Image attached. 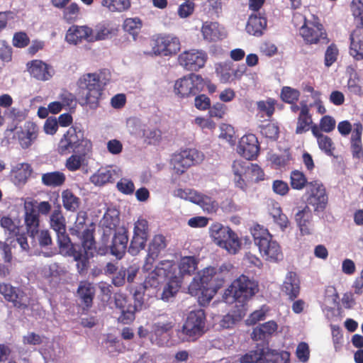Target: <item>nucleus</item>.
<instances>
[{
	"mask_svg": "<svg viewBox=\"0 0 363 363\" xmlns=\"http://www.w3.org/2000/svg\"><path fill=\"white\" fill-rule=\"evenodd\" d=\"M269 308L266 306H263L260 309L256 310L252 312L247 320V324L255 325L257 322L263 320Z\"/></svg>",
	"mask_w": 363,
	"mask_h": 363,
	"instance_id": "60",
	"label": "nucleus"
},
{
	"mask_svg": "<svg viewBox=\"0 0 363 363\" xmlns=\"http://www.w3.org/2000/svg\"><path fill=\"white\" fill-rule=\"evenodd\" d=\"M216 271L213 267H206L194 277L189 286V293L191 295H208L216 294L222 286V279L219 284H214L213 278L216 275Z\"/></svg>",
	"mask_w": 363,
	"mask_h": 363,
	"instance_id": "5",
	"label": "nucleus"
},
{
	"mask_svg": "<svg viewBox=\"0 0 363 363\" xmlns=\"http://www.w3.org/2000/svg\"><path fill=\"white\" fill-rule=\"evenodd\" d=\"M24 220L28 232L30 236L34 237L38 233L39 215L34 207L33 201H25L24 203Z\"/></svg>",
	"mask_w": 363,
	"mask_h": 363,
	"instance_id": "24",
	"label": "nucleus"
},
{
	"mask_svg": "<svg viewBox=\"0 0 363 363\" xmlns=\"http://www.w3.org/2000/svg\"><path fill=\"white\" fill-rule=\"evenodd\" d=\"M257 109L260 113H265L267 117H271L274 112L275 101L268 99L266 101H259L257 103Z\"/></svg>",
	"mask_w": 363,
	"mask_h": 363,
	"instance_id": "55",
	"label": "nucleus"
},
{
	"mask_svg": "<svg viewBox=\"0 0 363 363\" xmlns=\"http://www.w3.org/2000/svg\"><path fill=\"white\" fill-rule=\"evenodd\" d=\"M197 267V261L194 257H184L180 259L178 268L179 274L184 276L194 273Z\"/></svg>",
	"mask_w": 363,
	"mask_h": 363,
	"instance_id": "47",
	"label": "nucleus"
},
{
	"mask_svg": "<svg viewBox=\"0 0 363 363\" xmlns=\"http://www.w3.org/2000/svg\"><path fill=\"white\" fill-rule=\"evenodd\" d=\"M143 303V296H115L116 306L121 311L118 322L124 325L133 323L135 313L142 309Z\"/></svg>",
	"mask_w": 363,
	"mask_h": 363,
	"instance_id": "7",
	"label": "nucleus"
},
{
	"mask_svg": "<svg viewBox=\"0 0 363 363\" xmlns=\"http://www.w3.org/2000/svg\"><path fill=\"white\" fill-rule=\"evenodd\" d=\"M117 189L122 194L130 195L135 191L133 182L128 178H121L116 184Z\"/></svg>",
	"mask_w": 363,
	"mask_h": 363,
	"instance_id": "57",
	"label": "nucleus"
},
{
	"mask_svg": "<svg viewBox=\"0 0 363 363\" xmlns=\"http://www.w3.org/2000/svg\"><path fill=\"white\" fill-rule=\"evenodd\" d=\"M350 55L356 60H363V41L356 32L350 35Z\"/></svg>",
	"mask_w": 363,
	"mask_h": 363,
	"instance_id": "40",
	"label": "nucleus"
},
{
	"mask_svg": "<svg viewBox=\"0 0 363 363\" xmlns=\"http://www.w3.org/2000/svg\"><path fill=\"white\" fill-rule=\"evenodd\" d=\"M299 34L309 44H315L320 38H325L322 25L311 21L305 22V24L300 26Z\"/></svg>",
	"mask_w": 363,
	"mask_h": 363,
	"instance_id": "18",
	"label": "nucleus"
},
{
	"mask_svg": "<svg viewBox=\"0 0 363 363\" xmlns=\"http://www.w3.org/2000/svg\"><path fill=\"white\" fill-rule=\"evenodd\" d=\"M300 96L301 92L298 89L287 86H283L280 93L281 100L287 104L296 103L298 101Z\"/></svg>",
	"mask_w": 363,
	"mask_h": 363,
	"instance_id": "49",
	"label": "nucleus"
},
{
	"mask_svg": "<svg viewBox=\"0 0 363 363\" xmlns=\"http://www.w3.org/2000/svg\"><path fill=\"white\" fill-rule=\"evenodd\" d=\"M203 154L196 149H186L174 153L170 164L176 174H182L191 166L203 161Z\"/></svg>",
	"mask_w": 363,
	"mask_h": 363,
	"instance_id": "8",
	"label": "nucleus"
},
{
	"mask_svg": "<svg viewBox=\"0 0 363 363\" xmlns=\"http://www.w3.org/2000/svg\"><path fill=\"white\" fill-rule=\"evenodd\" d=\"M62 201L64 208L71 212L77 211L80 206V199L69 189L62 192Z\"/></svg>",
	"mask_w": 363,
	"mask_h": 363,
	"instance_id": "41",
	"label": "nucleus"
},
{
	"mask_svg": "<svg viewBox=\"0 0 363 363\" xmlns=\"http://www.w3.org/2000/svg\"><path fill=\"white\" fill-rule=\"evenodd\" d=\"M247 182H246V190L253 182H258L264 179V174L262 169L256 164H250Z\"/></svg>",
	"mask_w": 363,
	"mask_h": 363,
	"instance_id": "50",
	"label": "nucleus"
},
{
	"mask_svg": "<svg viewBox=\"0 0 363 363\" xmlns=\"http://www.w3.org/2000/svg\"><path fill=\"white\" fill-rule=\"evenodd\" d=\"M237 152L239 155L248 160L254 159L259 152L257 137L253 134L242 136L237 147Z\"/></svg>",
	"mask_w": 363,
	"mask_h": 363,
	"instance_id": "17",
	"label": "nucleus"
},
{
	"mask_svg": "<svg viewBox=\"0 0 363 363\" xmlns=\"http://www.w3.org/2000/svg\"><path fill=\"white\" fill-rule=\"evenodd\" d=\"M204 85L205 82L201 76L191 74L175 82L174 92L181 97L195 96L203 90Z\"/></svg>",
	"mask_w": 363,
	"mask_h": 363,
	"instance_id": "11",
	"label": "nucleus"
},
{
	"mask_svg": "<svg viewBox=\"0 0 363 363\" xmlns=\"http://www.w3.org/2000/svg\"><path fill=\"white\" fill-rule=\"evenodd\" d=\"M101 5L111 12H123L130 6V0H101Z\"/></svg>",
	"mask_w": 363,
	"mask_h": 363,
	"instance_id": "44",
	"label": "nucleus"
},
{
	"mask_svg": "<svg viewBox=\"0 0 363 363\" xmlns=\"http://www.w3.org/2000/svg\"><path fill=\"white\" fill-rule=\"evenodd\" d=\"M255 245L259 248L262 257L266 260L275 262L283 258V254L279 243L274 240L268 230L257 225L251 230Z\"/></svg>",
	"mask_w": 363,
	"mask_h": 363,
	"instance_id": "3",
	"label": "nucleus"
},
{
	"mask_svg": "<svg viewBox=\"0 0 363 363\" xmlns=\"http://www.w3.org/2000/svg\"><path fill=\"white\" fill-rule=\"evenodd\" d=\"M32 169L28 163H18L12 167L11 179L16 186L24 184L30 176Z\"/></svg>",
	"mask_w": 363,
	"mask_h": 363,
	"instance_id": "29",
	"label": "nucleus"
},
{
	"mask_svg": "<svg viewBox=\"0 0 363 363\" xmlns=\"http://www.w3.org/2000/svg\"><path fill=\"white\" fill-rule=\"evenodd\" d=\"M150 46L151 50L147 52L150 56H172L181 50L179 38L172 34L153 36L150 40Z\"/></svg>",
	"mask_w": 363,
	"mask_h": 363,
	"instance_id": "6",
	"label": "nucleus"
},
{
	"mask_svg": "<svg viewBox=\"0 0 363 363\" xmlns=\"http://www.w3.org/2000/svg\"><path fill=\"white\" fill-rule=\"evenodd\" d=\"M1 226L7 230L9 234L16 235L18 232V226L14 223L11 218L4 216L0 220Z\"/></svg>",
	"mask_w": 363,
	"mask_h": 363,
	"instance_id": "63",
	"label": "nucleus"
},
{
	"mask_svg": "<svg viewBox=\"0 0 363 363\" xmlns=\"http://www.w3.org/2000/svg\"><path fill=\"white\" fill-rule=\"evenodd\" d=\"M121 175L122 171L120 167L116 165H107L99 168L90 177L89 180L95 186H102L113 182Z\"/></svg>",
	"mask_w": 363,
	"mask_h": 363,
	"instance_id": "16",
	"label": "nucleus"
},
{
	"mask_svg": "<svg viewBox=\"0 0 363 363\" xmlns=\"http://www.w3.org/2000/svg\"><path fill=\"white\" fill-rule=\"evenodd\" d=\"M250 296H222V301L230 303L233 306L232 313H235L238 319H242L246 314L247 303Z\"/></svg>",
	"mask_w": 363,
	"mask_h": 363,
	"instance_id": "30",
	"label": "nucleus"
},
{
	"mask_svg": "<svg viewBox=\"0 0 363 363\" xmlns=\"http://www.w3.org/2000/svg\"><path fill=\"white\" fill-rule=\"evenodd\" d=\"M351 11L355 18H359L363 23V1L362 0H352L351 3Z\"/></svg>",
	"mask_w": 363,
	"mask_h": 363,
	"instance_id": "64",
	"label": "nucleus"
},
{
	"mask_svg": "<svg viewBox=\"0 0 363 363\" xmlns=\"http://www.w3.org/2000/svg\"><path fill=\"white\" fill-rule=\"evenodd\" d=\"M201 33L205 40L208 41H216L225 37V31L216 22L206 21L203 23L201 28Z\"/></svg>",
	"mask_w": 363,
	"mask_h": 363,
	"instance_id": "31",
	"label": "nucleus"
},
{
	"mask_svg": "<svg viewBox=\"0 0 363 363\" xmlns=\"http://www.w3.org/2000/svg\"><path fill=\"white\" fill-rule=\"evenodd\" d=\"M250 164V162L248 161L237 160L233 161L231 167L235 186L244 191H246Z\"/></svg>",
	"mask_w": 363,
	"mask_h": 363,
	"instance_id": "19",
	"label": "nucleus"
},
{
	"mask_svg": "<svg viewBox=\"0 0 363 363\" xmlns=\"http://www.w3.org/2000/svg\"><path fill=\"white\" fill-rule=\"evenodd\" d=\"M27 69L30 74L40 81H48L55 74L52 66L40 60H33L27 63Z\"/></svg>",
	"mask_w": 363,
	"mask_h": 363,
	"instance_id": "20",
	"label": "nucleus"
},
{
	"mask_svg": "<svg viewBox=\"0 0 363 363\" xmlns=\"http://www.w3.org/2000/svg\"><path fill=\"white\" fill-rule=\"evenodd\" d=\"M336 125L335 118L329 115L324 116L320 120L319 130L325 133H330L333 131Z\"/></svg>",
	"mask_w": 363,
	"mask_h": 363,
	"instance_id": "58",
	"label": "nucleus"
},
{
	"mask_svg": "<svg viewBox=\"0 0 363 363\" xmlns=\"http://www.w3.org/2000/svg\"><path fill=\"white\" fill-rule=\"evenodd\" d=\"M273 220L277 223L281 230H284L289 224V220L287 216L282 213L279 206H274L270 211Z\"/></svg>",
	"mask_w": 363,
	"mask_h": 363,
	"instance_id": "51",
	"label": "nucleus"
},
{
	"mask_svg": "<svg viewBox=\"0 0 363 363\" xmlns=\"http://www.w3.org/2000/svg\"><path fill=\"white\" fill-rule=\"evenodd\" d=\"M118 215L119 213L117 210L114 208H108L101 220V225L110 230L113 229L118 224Z\"/></svg>",
	"mask_w": 363,
	"mask_h": 363,
	"instance_id": "46",
	"label": "nucleus"
},
{
	"mask_svg": "<svg viewBox=\"0 0 363 363\" xmlns=\"http://www.w3.org/2000/svg\"><path fill=\"white\" fill-rule=\"evenodd\" d=\"M113 34H115L114 28L106 23L99 24L96 27L95 30L91 28L89 42L106 40Z\"/></svg>",
	"mask_w": 363,
	"mask_h": 363,
	"instance_id": "39",
	"label": "nucleus"
},
{
	"mask_svg": "<svg viewBox=\"0 0 363 363\" xmlns=\"http://www.w3.org/2000/svg\"><path fill=\"white\" fill-rule=\"evenodd\" d=\"M277 328L278 325L274 320L267 321L253 328L251 337L255 341L265 340L276 332Z\"/></svg>",
	"mask_w": 363,
	"mask_h": 363,
	"instance_id": "35",
	"label": "nucleus"
},
{
	"mask_svg": "<svg viewBox=\"0 0 363 363\" xmlns=\"http://www.w3.org/2000/svg\"><path fill=\"white\" fill-rule=\"evenodd\" d=\"M128 241V238L125 230L124 228L118 230L112 239L111 254L121 258L125 252Z\"/></svg>",
	"mask_w": 363,
	"mask_h": 363,
	"instance_id": "28",
	"label": "nucleus"
},
{
	"mask_svg": "<svg viewBox=\"0 0 363 363\" xmlns=\"http://www.w3.org/2000/svg\"><path fill=\"white\" fill-rule=\"evenodd\" d=\"M267 26V19L264 13H252L246 25V31L250 35L259 37L263 35Z\"/></svg>",
	"mask_w": 363,
	"mask_h": 363,
	"instance_id": "23",
	"label": "nucleus"
},
{
	"mask_svg": "<svg viewBox=\"0 0 363 363\" xmlns=\"http://www.w3.org/2000/svg\"><path fill=\"white\" fill-rule=\"evenodd\" d=\"M148 238V223L144 218H139L134 224L133 236L131 240L128 252L136 255L145 247Z\"/></svg>",
	"mask_w": 363,
	"mask_h": 363,
	"instance_id": "13",
	"label": "nucleus"
},
{
	"mask_svg": "<svg viewBox=\"0 0 363 363\" xmlns=\"http://www.w3.org/2000/svg\"><path fill=\"white\" fill-rule=\"evenodd\" d=\"M327 202L328 196L323 186L318 183L313 184L311 193L307 199L306 206H312L315 213H319L324 211Z\"/></svg>",
	"mask_w": 363,
	"mask_h": 363,
	"instance_id": "22",
	"label": "nucleus"
},
{
	"mask_svg": "<svg viewBox=\"0 0 363 363\" xmlns=\"http://www.w3.org/2000/svg\"><path fill=\"white\" fill-rule=\"evenodd\" d=\"M165 247L166 242L164 236L157 235L152 238L149 245L147 257L143 266L144 270L149 271L151 269V260H154L155 258L158 256L159 253L165 248Z\"/></svg>",
	"mask_w": 363,
	"mask_h": 363,
	"instance_id": "27",
	"label": "nucleus"
},
{
	"mask_svg": "<svg viewBox=\"0 0 363 363\" xmlns=\"http://www.w3.org/2000/svg\"><path fill=\"white\" fill-rule=\"evenodd\" d=\"M218 246L230 254H236L240 249V241L236 233L231 230L229 238L223 239V244Z\"/></svg>",
	"mask_w": 363,
	"mask_h": 363,
	"instance_id": "45",
	"label": "nucleus"
},
{
	"mask_svg": "<svg viewBox=\"0 0 363 363\" xmlns=\"http://www.w3.org/2000/svg\"><path fill=\"white\" fill-rule=\"evenodd\" d=\"M91 28L86 26H72L67 31L65 35L66 41L72 45H77L86 40L89 42Z\"/></svg>",
	"mask_w": 363,
	"mask_h": 363,
	"instance_id": "26",
	"label": "nucleus"
},
{
	"mask_svg": "<svg viewBox=\"0 0 363 363\" xmlns=\"http://www.w3.org/2000/svg\"><path fill=\"white\" fill-rule=\"evenodd\" d=\"M216 271V275L213 278L214 284H219V280L222 279V284L224 281V275L230 272L233 269V265L230 263H224L216 269L213 267Z\"/></svg>",
	"mask_w": 363,
	"mask_h": 363,
	"instance_id": "61",
	"label": "nucleus"
},
{
	"mask_svg": "<svg viewBox=\"0 0 363 363\" xmlns=\"http://www.w3.org/2000/svg\"><path fill=\"white\" fill-rule=\"evenodd\" d=\"M206 321V313L203 309L191 311L187 315L182 331L186 336L196 340L205 333Z\"/></svg>",
	"mask_w": 363,
	"mask_h": 363,
	"instance_id": "10",
	"label": "nucleus"
},
{
	"mask_svg": "<svg viewBox=\"0 0 363 363\" xmlns=\"http://www.w3.org/2000/svg\"><path fill=\"white\" fill-rule=\"evenodd\" d=\"M174 266L170 261H162L150 274L148 279L153 280V285H157L160 279L169 277V281L164 289L162 295H175L179 292L182 287V277L179 275H171V272Z\"/></svg>",
	"mask_w": 363,
	"mask_h": 363,
	"instance_id": "4",
	"label": "nucleus"
},
{
	"mask_svg": "<svg viewBox=\"0 0 363 363\" xmlns=\"http://www.w3.org/2000/svg\"><path fill=\"white\" fill-rule=\"evenodd\" d=\"M174 195L199 205L203 211L208 213H216L218 209V203L215 199L194 189H178L174 191Z\"/></svg>",
	"mask_w": 363,
	"mask_h": 363,
	"instance_id": "9",
	"label": "nucleus"
},
{
	"mask_svg": "<svg viewBox=\"0 0 363 363\" xmlns=\"http://www.w3.org/2000/svg\"><path fill=\"white\" fill-rule=\"evenodd\" d=\"M50 225L56 233L60 254L72 257L77 262L79 272H84L89 266V259L93 255L94 241L92 235L88 230L84 231L82 245H73L66 233V221L60 207L51 213Z\"/></svg>",
	"mask_w": 363,
	"mask_h": 363,
	"instance_id": "1",
	"label": "nucleus"
},
{
	"mask_svg": "<svg viewBox=\"0 0 363 363\" xmlns=\"http://www.w3.org/2000/svg\"><path fill=\"white\" fill-rule=\"evenodd\" d=\"M38 132V127L34 123L26 122L24 128L21 131L17 132L21 147L23 149L28 148L36 140Z\"/></svg>",
	"mask_w": 363,
	"mask_h": 363,
	"instance_id": "25",
	"label": "nucleus"
},
{
	"mask_svg": "<svg viewBox=\"0 0 363 363\" xmlns=\"http://www.w3.org/2000/svg\"><path fill=\"white\" fill-rule=\"evenodd\" d=\"M338 50L334 45H330L326 50L325 54V65L326 67L331 66L337 60Z\"/></svg>",
	"mask_w": 363,
	"mask_h": 363,
	"instance_id": "62",
	"label": "nucleus"
},
{
	"mask_svg": "<svg viewBox=\"0 0 363 363\" xmlns=\"http://www.w3.org/2000/svg\"><path fill=\"white\" fill-rule=\"evenodd\" d=\"M312 219L313 214L308 206H305L302 208L297 209V211L294 214V220L301 235H308L314 232Z\"/></svg>",
	"mask_w": 363,
	"mask_h": 363,
	"instance_id": "21",
	"label": "nucleus"
},
{
	"mask_svg": "<svg viewBox=\"0 0 363 363\" xmlns=\"http://www.w3.org/2000/svg\"><path fill=\"white\" fill-rule=\"evenodd\" d=\"M313 123L310 113L309 106L305 101L301 102V112L297 118L296 133L302 134L309 130V126Z\"/></svg>",
	"mask_w": 363,
	"mask_h": 363,
	"instance_id": "33",
	"label": "nucleus"
},
{
	"mask_svg": "<svg viewBox=\"0 0 363 363\" xmlns=\"http://www.w3.org/2000/svg\"><path fill=\"white\" fill-rule=\"evenodd\" d=\"M110 80L111 73L108 70L83 74L78 81L81 90L79 104L91 110L96 109L102 91Z\"/></svg>",
	"mask_w": 363,
	"mask_h": 363,
	"instance_id": "2",
	"label": "nucleus"
},
{
	"mask_svg": "<svg viewBox=\"0 0 363 363\" xmlns=\"http://www.w3.org/2000/svg\"><path fill=\"white\" fill-rule=\"evenodd\" d=\"M138 267L133 265L129 267L126 270L119 271L118 275L120 277H117L113 279V283L116 285H121L124 281L125 276L127 277L128 281L132 282L138 274Z\"/></svg>",
	"mask_w": 363,
	"mask_h": 363,
	"instance_id": "52",
	"label": "nucleus"
},
{
	"mask_svg": "<svg viewBox=\"0 0 363 363\" xmlns=\"http://www.w3.org/2000/svg\"><path fill=\"white\" fill-rule=\"evenodd\" d=\"M313 135L316 138L319 148L326 155L331 156L333 154L335 147L330 137L323 134L316 124L311 127Z\"/></svg>",
	"mask_w": 363,
	"mask_h": 363,
	"instance_id": "36",
	"label": "nucleus"
},
{
	"mask_svg": "<svg viewBox=\"0 0 363 363\" xmlns=\"http://www.w3.org/2000/svg\"><path fill=\"white\" fill-rule=\"evenodd\" d=\"M128 124L138 125V129L131 130L133 134L136 135L138 137H143L148 140L149 144H153L158 142L161 138V132L157 129H147L145 125H140L139 121L136 119H130Z\"/></svg>",
	"mask_w": 363,
	"mask_h": 363,
	"instance_id": "32",
	"label": "nucleus"
},
{
	"mask_svg": "<svg viewBox=\"0 0 363 363\" xmlns=\"http://www.w3.org/2000/svg\"><path fill=\"white\" fill-rule=\"evenodd\" d=\"M215 70L216 74L221 83L226 84L233 81L231 62H225L216 64Z\"/></svg>",
	"mask_w": 363,
	"mask_h": 363,
	"instance_id": "42",
	"label": "nucleus"
},
{
	"mask_svg": "<svg viewBox=\"0 0 363 363\" xmlns=\"http://www.w3.org/2000/svg\"><path fill=\"white\" fill-rule=\"evenodd\" d=\"M307 180L305 177V175L299 172V171H294L291 174V185L293 189H302L306 184Z\"/></svg>",
	"mask_w": 363,
	"mask_h": 363,
	"instance_id": "56",
	"label": "nucleus"
},
{
	"mask_svg": "<svg viewBox=\"0 0 363 363\" xmlns=\"http://www.w3.org/2000/svg\"><path fill=\"white\" fill-rule=\"evenodd\" d=\"M258 291V284L255 281L241 275L226 289L224 295H255Z\"/></svg>",
	"mask_w": 363,
	"mask_h": 363,
	"instance_id": "14",
	"label": "nucleus"
},
{
	"mask_svg": "<svg viewBox=\"0 0 363 363\" xmlns=\"http://www.w3.org/2000/svg\"><path fill=\"white\" fill-rule=\"evenodd\" d=\"M208 55L202 50L191 49L182 52L178 57L180 66L188 71H198L205 66Z\"/></svg>",
	"mask_w": 363,
	"mask_h": 363,
	"instance_id": "12",
	"label": "nucleus"
},
{
	"mask_svg": "<svg viewBox=\"0 0 363 363\" xmlns=\"http://www.w3.org/2000/svg\"><path fill=\"white\" fill-rule=\"evenodd\" d=\"M269 351V348L257 347L256 350H250L241 355L238 362L239 363H267L269 360L267 359V355Z\"/></svg>",
	"mask_w": 363,
	"mask_h": 363,
	"instance_id": "34",
	"label": "nucleus"
},
{
	"mask_svg": "<svg viewBox=\"0 0 363 363\" xmlns=\"http://www.w3.org/2000/svg\"><path fill=\"white\" fill-rule=\"evenodd\" d=\"M65 175L60 172H52L42 175V183L51 187H56L62 185L65 182Z\"/></svg>",
	"mask_w": 363,
	"mask_h": 363,
	"instance_id": "43",
	"label": "nucleus"
},
{
	"mask_svg": "<svg viewBox=\"0 0 363 363\" xmlns=\"http://www.w3.org/2000/svg\"><path fill=\"white\" fill-rule=\"evenodd\" d=\"M232 230L219 223H214L209 227V235L216 245L223 244V239L229 238V233Z\"/></svg>",
	"mask_w": 363,
	"mask_h": 363,
	"instance_id": "37",
	"label": "nucleus"
},
{
	"mask_svg": "<svg viewBox=\"0 0 363 363\" xmlns=\"http://www.w3.org/2000/svg\"><path fill=\"white\" fill-rule=\"evenodd\" d=\"M281 290L286 295H298L300 291V281L295 272L286 274Z\"/></svg>",
	"mask_w": 363,
	"mask_h": 363,
	"instance_id": "38",
	"label": "nucleus"
},
{
	"mask_svg": "<svg viewBox=\"0 0 363 363\" xmlns=\"http://www.w3.org/2000/svg\"><path fill=\"white\" fill-rule=\"evenodd\" d=\"M242 319H238V316L230 312L223 315L220 319L219 324L222 328L229 329L232 328L237 323L240 322Z\"/></svg>",
	"mask_w": 363,
	"mask_h": 363,
	"instance_id": "59",
	"label": "nucleus"
},
{
	"mask_svg": "<svg viewBox=\"0 0 363 363\" xmlns=\"http://www.w3.org/2000/svg\"><path fill=\"white\" fill-rule=\"evenodd\" d=\"M65 134L69 143L72 145V150L75 151L77 148H79V143L84 136V132L79 127L72 126Z\"/></svg>",
	"mask_w": 363,
	"mask_h": 363,
	"instance_id": "48",
	"label": "nucleus"
},
{
	"mask_svg": "<svg viewBox=\"0 0 363 363\" xmlns=\"http://www.w3.org/2000/svg\"><path fill=\"white\" fill-rule=\"evenodd\" d=\"M84 162V155H72L66 160L65 167L69 171L74 172L80 169Z\"/></svg>",
	"mask_w": 363,
	"mask_h": 363,
	"instance_id": "54",
	"label": "nucleus"
},
{
	"mask_svg": "<svg viewBox=\"0 0 363 363\" xmlns=\"http://www.w3.org/2000/svg\"><path fill=\"white\" fill-rule=\"evenodd\" d=\"M174 325L175 323L170 318L155 322L152 327L151 342L159 346L167 344Z\"/></svg>",
	"mask_w": 363,
	"mask_h": 363,
	"instance_id": "15",
	"label": "nucleus"
},
{
	"mask_svg": "<svg viewBox=\"0 0 363 363\" xmlns=\"http://www.w3.org/2000/svg\"><path fill=\"white\" fill-rule=\"evenodd\" d=\"M141 26L142 23L138 18H127L123 23L124 30L132 35L133 40H136Z\"/></svg>",
	"mask_w": 363,
	"mask_h": 363,
	"instance_id": "53",
	"label": "nucleus"
}]
</instances>
